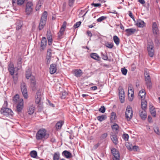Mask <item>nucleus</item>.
Masks as SVG:
<instances>
[{
    "label": "nucleus",
    "mask_w": 160,
    "mask_h": 160,
    "mask_svg": "<svg viewBox=\"0 0 160 160\" xmlns=\"http://www.w3.org/2000/svg\"><path fill=\"white\" fill-rule=\"evenodd\" d=\"M8 105V102L4 101V103L1 109V112L2 114L11 118L13 116V113L11 109L7 107Z\"/></svg>",
    "instance_id": "f257e3e1"
},
{
    "label": "nucleus",
    "mask_w": 160,
    "mask_h": 160,
    "mask_svg": "<svg viewBox=\"0 0 160 160\" xmlns=\"http://www.w3.org/2000/svg\"><path fill=\"white\" fill-rule=\"evenodd\" d=\"M47 134V131L45 129L41 128L38 131L36 135V139L38 140H44L48 137Z\"/></svg>",
    "instance_id": "f03ea898"
},
{
    "label": "nucleus",
    "mask_w": 160,
    "mask_h": 160,
    "mask_svg": "<svg viewBox=\"0 0 160 160\" xmlns=\"http://www.w3.org/2000/svg\"><path fill=\"white\" fill-rule=\"evenodd\" d=\"M21 89L22 95L24 98L27 99L28 98V91L26 84L22 82L21 84Z\"/></svg>",
    "instance_id": "7ed1b4c3"
},
{
    "label": "nucleus",
    "mask_w": 160,
    "mask_h": 160,
    "mask_svg": "<svg viewBox=\"0 0 160 160\" xmlns=\"http://www.w3.org/2000/svg\"><path fill=\"white\" fill-rule=\"evenodd\" d=\"M32 3L31 2H28L26 5L25 12L27 15H30L33 11Z\"/></svg>",
    "instance_id": "20e7f679"
},
{
    "label": "nucleus",
    "mask_w": 160,
    "mask_h": 160,
    "mask_svg": "<svg viewBox=\"0 0 160 160\" xmlns=\"http://www.w3.org/2000/svg\"><path fill=\"white\" fill-rule=\"evenodd\" d=\"M145 83L147 88L150 89L152 87V82L150 77L148 73L145 74Z\"/></svg>",
    "instance_id": "39448f33"
},
{
    "label": "nucleus",
    "mask_w": 160,
    "mask_h": 160,
    "mask_svg": "<svg viewBox=\"0 0 160 160\" xmlns=\"http://www.w3.org/2000/svg\"><path fill=\"white\" fill-rule=\"evenodd\" d=\"M133 113L132 108L130 106L127 107L125 112V117L127 119H130L132 116Z\"/></svg>",
    "instance_id": "423d86ee"
},
{
    "label": "nucleus",
    "mask_w": 160,
    "mask_h": 160,
    "mask_svg": "<svg viewBox=\"0 0 160 160\" xmlns=\"http://www.w3.org/2000/svg\"><path fill=\"white\" fill-rule=\"evenodd\" d=\"M8 69L10 74L12 76L14 73L15 68L12 62H10L8 65Z\"/></svg>",
    "instance_id": "0eeeda50"
},
{
    "label": "nucleus",
    "mask_w": 160,
    "mask_h": 160,
    "mask_svg": "<svg viewBox=\"0 0 160 160\" xmlns=\"http://www.w3.org/2000/svg\"><path fill=\"white\" fill-rule=\"evenodd\" d=\"M41 92L40 90L37 91L35 96V101L37 104H39L41 102Z\"/></svg>",
    "instance_id": "6e6552de"
},
{
    "label": "nucleus",
    "mask_w": 160,
    "mask_h": 160,
    "mask_svg": "<svg viewBox=\"0 0 160 160\" xmlns=\"http://www.w3.org/2000/svg\"><path fill=\"white\" fill-rule=\"evenodd\" d=\"M23 107V100L22 99H21L20 102L18 104L17 106V111L18 113L22 111Z\"/></svg>",
    "instance_id": "1a4fd4ad"
},
{
    "label": "nucleus",
    "mask_w": 160,
    "mask_h": 160,
    "mask_svg": "<svg viewBox=\"0 0 160 160\" xmlns=\"http://www.w3.org/2000/svg\"><path fill=\"white\" fill-rule=\"evenodd\" d=\"M147 50L149 56L151 57L153 56L154 52V47L152 45H149L147 47Z\"/></svg>",
    "instance_id": "9d476101"
},
{
    "label": "nucleus",
    "mask_w": 160,
    "mask_h": 160,
    "mask_svg": "<svg viewBox=\"0 0 160 160\" xmlns=\"http://www.w3.org/2000/svg\"><path fill=\"white\" fill-rule=\"evenodd\" d=\"M111 138L115 144L117 145L118 143V141L117 136L116 134L112 133L111 134Z\"/></svg>",
    "instance_id": "9b49d317"
},
{
    "label": "nucleus",
    "mask_w": 160,
    "mask_h": 160,
    "mask_svg": "<svg viewBox=\"0 0 160 160\" xmlns=\"http://www.w3.org/2000/svg\"><path fill=\"white\" fill-rule=\"evenodd\" d=\"M47 45V40L45 37H43L41 42L40 50H44Z\"/></svg>",
    "instance_id": "f8f14e48"
},
{
    "label": "nucleus",
    "mask_w": 160,
    "mask_h": 160,
    "mask_svg": "<svg viewBox=\"0 0 160 160\" xmlns=\"http://www.w3.org/2000/svg\"><path fill=\"white\" fill-rule=\"evenodd\" d=\"M47 38L48 40V44L49 45L52 44V36L50 31H47Z\"/></svg>",
    "instance_id": "ddd939ff"
},
{
    "label": "nucleus",
    "mask_w": 160,
    "mask_h": 160,
    "mask_svg": "<svg viewBox=\"0 0 160 160\" xmlns=\"http://www.w3.org/2000/svg\"><path fill=\"white\" fill-rule=\"evenodd\" d=\"M50 73L51 74H53L56 71V65L55 64H52L50 65L49 68Z\"/></svg>",
    "instance_id": "4468645a"
},
{
    "label": "nucleus",
    "mask_w": 160,
    "mask_h": 160,
    "mask_svg": "<svg viewBox=\"0 0 160 160\" xmlns=\"http://www.w3.org/2000/svg\"><path fill=\"white\" fill-rule=\"evenodd\" d=\"M136 31L134 28H128L126 29L125 31L126 32V35L129 36L134 34Z\"/></svg>",
    "instance_id": "2eb2a0df"
},
{
    "label": "nucleus",
    "mask_w": 160,
    "mask_h": 160,
    "mask_svg": "<svg viewBox=\"0 0 160 160\" xmlns=\"http://www.w3.org/2000/svg\"><path fill=\"white\" fill-rule=\"evenodd\" d=\"M62 154L67 158H70L72 157L71 153L67 150L63 151L62 153Z\"/></svg>",
    "instance_id": "dca6fc26"
},
{
    "label": "nucleus",
    "mask_w": 160,
    "mask_h": 160,
    "mask_svg": "<svg viewBox=\"0 0 160 160\" xmlns=\"http://www.w3.org/2000/svg\"><path fill=\"white\" fill-rule=\"evenodd\" d=\"M140 116L142 120H145L147 118V113L146 110L139 111Z\"/></svg>",
    "instance_id": "f3484780"
},
{
    "label": "nucleus",
    "mask_w": 160,
    "mask_h": 160,
    "mask_svg": "<svg viewBox=\"0 0 160 160\" xmlns=\"http://www.w3.org/2000/svg\"><path fill=\"white\" fill-rule=\"evenodd\" d=\"M152 28L153 33L157 34L158 32V29L156 22H153L152 24Z\"/></svg>",
    "instance_id": "a211bd4d"
},
{
    "label": "nucleus",
    "mask_w": 160,
    "mask_h": 160,
    "mask_svg": "<svg viewBox=\"0 0 160 160\" xmlns=\"http://www.w3.org/2000/svg\"><path fill=\"white\" fill-rule=\"evenodd\" d=\"M111 152L114 156V158H120L119 152L115 148H112L111 150Z\"/></svg>",
    "instance_id": "6ab92c4d"
},
{
    "label": "nucleus",
    "mask_w": 160,
    "mask_h": 160,
    "mask_svg": "<svg viewBox=\"0 0 160 160\" xmlns=\"http://www.w3.org/2000/svg\"><path fill=\"white\" fill-rule=\"evenodd\" d=\"M141 107L142 110H145L147 107V102L146 100L142 99L141 102Z\"/></svg>",
    "instance_id": "aec40b11"
},
{
    "label": "nucleus",
    "mask_w": 160,
    "mask_h": 160,
    "mask_svg": "<svg viewBox=\"0 0 160 160\" xmlns=\"http://www.w3.org/2000/svg\"><path fill=\"white\" fill-rule=\"evenodd\" d=\"M35 109V107L32 105H30L28 108V112L29 115H31L32 114L34 111Z\"/></svg>",
    "instance_id": "412c9836"
},
{
    "label": "nucleus",
    "mask_w": 160,
    "mask_h": 160,
    "mask_svg": "<svg viewBox=\"0 0 160 160\" xmlns=\"http://www.w3.org/2000/svg\"><path fill=\"white\" fill-rule=\"evenodd\" d=\"M136 25L138 27L142 28L145 26V23L143 21L140 19H138L137 20V22L136 23Z\"/></svg>",
    "instance_id": "4be33fe9"
},
{
    "label": "nucleus",
    "mask_w": 160,
    "mask_h": 160,
    "mask_svg": "<svg viewBox=\"0 0 160 160\" xmlns=\"http://www.w3.org/2000/svg\"><path fill=\"white\" fill-rule=\"evenodd\" d=\"M73 73L76 77H79L82 74V72L81 69H75L73 72Z\"/></svg>",
    "instance_id": "5701e85b"
},
{
    "label": "nucleus",
    "mask_w": 160,
    "mask_h": 160,
    "mask_svg": "<svg viewBox=\"0 0 160 160\" xmlns=\"http://www.w3.org/2000/svg\"><path fill=\"white\" fill-rule=\"evenodd\" d=\"M46 20L44 19H41V18L40 21L39 25V29L41 30L43 28L44 26L46 24Z\"/></svg>",
    "instance_id": "b1692460"
},
{
    "label": "nucleus",
    "mask_w": 160,
    "mask_h": 160,
    "mask_svg": "<svg viewBox=\"0 0 160 160\" xmlns=\"http://www.w3.org/2000/svg\"><path fill=\"white\" fill-rule=\"evenodd\" d=\"M63 121H59L56 124L55 127L57 130L61 128L62 125L64 124Z\"/></svg>",
    "instance_id": "393cba45"
},
{
    "label": "nucleus",
    "mask_w": 160,
    "mask_h": 160,
    "mask_svg": "<svg viewBox=\"0 0 160 160\" xmlns=\"http://www.w3.org/2000/svg\"><path fill=\"white\" fill-rule=\"evenodd\" d=\"M91 58L94 59L98 61L100 60V57L96 53H93L90 54Z\"/></svg>",
    "instance_id": "a878e982"
},
{
    "label": "nucleus",
    "mask_w": 160,
    "mask_h": 160,
    "mask_svg": "<svg viewBox=\"0 0 160 160\" xmlns=\"http://www.w3.org/2000/svg\"><path fill=\"white\" fill-rule=\"evenodd\" d=\"M146 95V92L144 89H142L139 91L138 95L141 97L142 99H144Z\"/></svg>",
    "instance_id": "bb28decb"
},
{
    "label": "nucleus",
    "mask_w": 160,
    "mask_h": 160,
    "mask_svg": "<svg viewBox=\"0 0 160 160\" xmlns=\"http://www.w3.org/2000/svg\"><path fill=\"white\" fill-rule=\"evenodd\" d=\"M150 111L151 115L153 117H155L156 113L155 108L152 106H150Z\"/></svg>",
    "instance_id": "cd10ccee"
},
{
    "label": "nucleus",
    "mask_w": 160,
    "mask_h": 160,
    "mask_svg": "<svg viewBox=\"0 0 160 160\" xmlns=\"http://www.w3.org/2000/svg\"><path fill=\"white\" fill-rule=\"evenodd\" d=\"M16 29L17 30H18L22 28V22L21 21H18L16 22Z\"/></svg>",
    "instance_id": "c85d7f7f"
},
{
    "label": "nucleus",
    "mask_w": 160,
    "mask_h": 160,
    "mask_svg": "<svg viewBox=\"0 0 160 160\" xmlns=\"http://www.w3.org/2000/svg\"><path fill=\"white\" fill-rule=\"evenodd\" d=\"M60 158V153L59 152H55L53 156V160H59Z\"/></svg>",
    "instance_id": "c756f323"
},
{
    "label": "nucleus",
    "mask_w": 160,
    "mask_h": 160,
    "mask_svg": "<svg viewBox=\"0 0 160 160\" xmlns=\"http://www.w3.org/2000/svg\"><path fill=\"white\" fill-rule=\"evenodd\" d=\"M134 92L133 88L131 84H129L128 85V95L129 96L131 93Z\"/></svg>",
    "instance_id": "7c9ffc66"
},
{
    "label": "nucleus",
    "mask_w": 160,
    "mask_h": 160,
    "mask_svg": "<svg viewBox=\"0 0 160 160\" xmlns=\"http://www.w3.org/2000/svg\"><path fill=\"white\" fill-rule=\"evenodd\" d=\"M101 56L102 58L105 60H107L108 59V57L107 52H105L104 53L101 52Z\"/></svg>",
    "instance_id": "2f4dec72"
},
{
    "label": "nucleus",
    "mask_w": 160,
    "mask_h": 160,
    "mask_svg": "<svg viewBox=\"0 0 160 160\" xmlns=\"http://www.w3.org/2000/svg\"><path fill=\"white\" fill-rule=\"evenodd\" d=\"M113 39L115 44L117 45H118L120 43V40L118 37L116 35L114 36Z\"/></svg>",
    "instance_id": "473e14b6"
},
{
    "label": "nucleus",
    "mask_w": 160,
    "mask_h": 160,
    "mask_svg": "<svg viewBox=\"0 0 160 160\" xmlns=\"http://www.w3.org/2000/svg\"><path fill=\"white\" fill-rule=\"evenodd\" d=\"M117 119V117L116 113L112 112L111 114L110 120H115Z\"/></svg>",
    "instance_id": "72a5a7b5"
},
{
    "label": "nucleus",
    "mask_w": 160,
    "mask_h": 160,
    "mask_svg": "<svg viewBox=\"0 0 160 160\" xmlns=\"http://www.w3.org/2000/svg\"><path fill=\"white\" fill-rule=\"evenodd\" d=\"M126 146L128 149L130 151L132 150V145L130 143L126 142Z\"/></svg>",
    "instance_id": "f704fd0d"
},
{
    "label": "nucleus",
    "mask_w": 160,
    "mask_h": 160,
    "mask_svg": "<svg viewBox=\"0 0 160 160\" xmlns=\"http://www.w3.org/2000/svg\"><path fill=\"white\" fill-rule=\"evenodd\" d=\"M19 99V96L18 94H16L13 98V101L14 103H16Z\"/></svg>",
    "instance_id": "c9c22d12"
},
{
    "label": "nucleus",
    "mask_w": 160,
    "mask_h": 160,
    "mask_svg": "<svg viewBox=\"0 0 160 160\" xmlns=\"http://www.w3.org/2000/svg\"><path fill=\"white\" fill-rule=\"evenodd\" d=\"M31 156L33 158H35L37 156V152L35 151H32L30 152Z\"/></svg>",
    "instance_id": "e433bc0d"
},
{
    "label": "nucleus",
    "mask_w": 160,
    "mask_h": 160,
    "mask_svg": "<svg viewBox=\"0 0 160 160\" xmlns=\"http://www.w3.org/2000/svg\"><path fill=\"white\" fill-rule=\"evenodd\" d=\"M119 96L121 102L123 103L124 101L125 95L124 94H119Z\"/></svg>",
    "instance_id": "4c0bfd02"
},
{
    "label": "nucleus",
    "mask_w": 160,
    "mask_h": 160,
    "mask_svg": "<svg viewBox=\"0 0 160 160\" xmlns=\"http://www.w3.org/2000/svg\"><path fill=\"white\" fill-rule=\"evenodd\" d=\"M47 15L48 14L47 12L45 11H44L41 17V19H44L45 20H47Z\"/></svg>",
    "instance_id": "58836bf2"
},
{
    "label": "nucleus",
    "mask_w": 160,
    "mask_h": 160,
    "mask_svg": "<svg viewBox=\"0 0 160 160\" xmlns=\"http://www.w3.org/2000/svg\"><path fill=\"white\" fill-rule=\"evenodd\" d=\"M105 46L109 48H112L113 46V44L112 43L107 42L105 44Z\"/></svg>",
    "instance_id": "ea45409f"
},
{
    "label": "nucleus",
    "mask_w": 160,
    "mask_h": 160,
    "mask_svg": "<svg viewBox=\"0 0 160 160\" xmlns=\"http://www.w3.org/2000/svg\"><path fill=\"white\" fill-rule=\"evenodd\" d=\"M98 120H104L106 119V116L105 115H102L97 117Z\"/></svg>",
    "instance_id": "a19ab883"
},
{
    "label": "nucleus",
    "mask_w": 160,
    "mask_h": 160,
    "mask_svg": "<svg viewBox=\"0 0 160 160\" xmlns=\"http://www.w3.org/2000/svg\"><path fill=\"white\" fill-rule=\"evenodd\" d=\"M67 94L68 93L66 91H62V95L61 96V98L62 99L65 98Z\"/></svg>",
    "instance_id": "79ce46f5"
},
{
    "label": "nucleus",
    "mask_w": 160,
    "mask_h": 160,
    "mask_svg": "<svg viewBox=\"0 0 160 160\" xmlns=\"http://www.w3.org/2000/svg\"><path fill=\"white\" fill-rule=\"evenodd\" d=\"M112 128L113 130L116 131L118 130L119 126L117 124H115L113 125L112 126Z\"/></svg>",
    "instance_id": "37998d69"
},
{
    "label": "nucleus",
    "mask_w": 160,
    "mask_h": 160,
    "mask_svg": "<svg viewBox=\"0 0 160 160\" xmlns=\"http://www.w3.org/2000/svg\"><path fill=\"white\" fill-rule=\"evenodd\" d=\"M129 137L128 135L126 133L124 134L122 136V138L125 141H128Z\"/></svg>",
    "instance_id": "c03bdc74"
},
{
    "label": "nucleus",
    "mask_w": 160,
    "mask_h": 160,
    "mask_svg": "<svg viewBox=\"0 0 160 160\" xmlns=\"http://www.w3.org/2000/svg\"><path fill=\"white\" fill-rule=\"evenodd\" d=\"M32 74L31 72L30 71L28 70L26 72V77L27 79H29L30 77L31 76Z\"/></svg>",
    "instance_id": "a18cd8bd"
},
{
    "label": "nucleus",
    "mask_w": 160,
    "mask_h": 160,
    "mask_svg": "<svg viewBox=\"0 0 160 160\" xmlns=\"http://www.w3.org/2000/svg\"><path fill=\"white\" fill-rule=\"evenodd\" d=\"M153 129L157 135H160V131L158 127H154Z\"/></svg>",
    "instance_id": "49530a36"
},
{
    "label": "nucleus",
    "mask_w": 160,
    "mask_h": 160,
    "mask_svg": "<svg viewBox=\"0 0 160 160\" xmlns=\"http://www.w3.org/2000/svg\"><path fill=\"white\" fill-rule=\"evenodd\" d=\"M107 18V17L105 16H101L98 18L97 21L98 22H100Z\"/></svg>",
    "instance_id": "de8ad7c7"
},
{
    "label": "nucleus",
    "mask_w": 160,
    "mask_h": 160,
    "mask_svg": "<svg viewBox=\"0 0 160 160\" xmlns=\"http://www.w3.org/2000/svg\"><path fill=\"white\" fill-rule=\"evenodd\" d=\"M25 0H17V5L21 6L25 2Z\"/></svg>",
    "instance_id": "09e8293b"
},
{
    "label": "nucleus",
    "mask_w": 160,
    "mask_h": 160,
    "mask_svg": "<svg viewBox=\"0 0 160 160\" xmlns=\"http://www.w3.org/2000/svg\"><path fill=\"white\" fill-rule=\"evenodd\" d=\"M108 136V134L107 133H105L102 134L100 137V139L101 140L105 139Z\"/></svg>",
    "instance_id": "8fccbe9b"
},
{
    "label": "nucleus",
    "mask_w": 160,
    "mask_h": 160,
    "mask_svg": "<svg viewBox=\"0 0 160 160\" xmlns=\"http://www.w3.org/2000/svg\"><path fill=\"white\" fill-rule=\"evenodd\" d=\"M46 57H52V50L50 49L48 50Z\"/></svg>",
    "instance_id": "3c124183"
},
{
    "label": "nucleus",
    "mask_w": 160,
    "mask_h": 160,
    "mask_svg": "<svg viewBox=\"0 0 160 160\" xmlns=\"http://www.w3.org/2000/svg\"><path fill=\"white\" fill-rule=\"evenodd\" d=\"M121 71L123 75H126L127 74L128 70L125 68H122Z\"/></svg>",
    "instance_id": "603ef678"
},
{
    "label": "nucleus",
    "mask_w": 160,
    "mask_h": 160,
    "mask_svg": "<svg viewBox=\"0 0 160 160\" xmlns=\"http://www.w3.org/2000/svg\"><path fill=\"white\" fill-rule=\"evenodd\" d=\"M31 86L33 90L35 89L36 88V81L32 82H31Z\"/></svg>",
    "instance_id": "864d4df0"
},
{
    "label": "nucleus",
    "mask_w": 160,
    "mask_h": 160,
    "mask_svg": "<svg viewBox=\"0 0 160 160\" xmlns=\"http://www.w3.org/2000/svg\"><path fill=\"white\" fill-rule=\"evenodd\" d=\"M124 94L123 89L122 87H119V94Z\"/></svg>",
    "instance_id": "5fc2aeb1"
},
{
    "label": "nucleus",
    "mask_w": 160,
    "mask_h": 160,
    "mask_svg": "<svg viewBox=\"0 0 160 160\" xmlns=\"http://www.w3.org/2000/svg\"><path fill=\"white\" fill-rule=\"evenodd\" d=\"M51 57H46V63L47 65H48L49 64L51 60Z\"/></svg>",
    "instance_id": "6e6d98bb"
},
{
    "label": "nucleus",
    "mask_w": 160,
    "mask_h": 160,
    "mask_svg": "<svg viewBox=\"0 0 160 160\" xmlns=\"http://www.w3.org/2000/svg\"><path fill=\"white\" fill-rule=\"evenodd\" d=\"M105 108L104 106H102L99 109V111L102 113H104L105 111Z\"/></svg>",
    "instance_id": "4d7b16f0"
},
{
    "label": "nucleus",
    "mask_w": 160,
    "mask_h": 160,
    "mask_svg": "<svg viewBox=\"0 0 160 160\" xmlns=\"http://www.w3.org/2000/svg\"><path fill=\"white\" fill-rule=\"evenodd\" d=\"M81 22L80 21L78 22H77L73 26L74 28H76L78 27L80 25Z\"/></svg>",
    "instance_id": "13d9d810"
},
{
    "label": "nucleus",
    "mask_w": 160,
    "mask_h": 160,
    "mask_svg": "<svg viewBox=\"0 0 160 160\" xmlns=\"http://www.w3.org/2000/svg\"><path fill=\"white\" fill-rule=\"evenodd\" d=\"M134 92L132 93H130V96L131 97H130L129 95L128 96V98H129V100L130 101H132L133 99V97H134Z\"/></svg>",
    "instance_id": "bf43d9fd"
},
{
    "label": "nucleus",
    "mask_w": 160,
    "mask_h": 160,
    "mask_svg": "<svg viewBox=\"0 0 160 160\" xmlns=\"http://www.w3.org/2000/svg\"><path fill=\"white\" fill-rule=\"evenodd\" d=\"M75 0H69L68 5L70 7H72L74 2Z\"/></svg>",
    "instance_id": "052dcab7"
},
{
    "label": "nucleus",
    "mask_w": 160,
    "mask_h": 160,
    "mask_svg": "<svg viewBox=\"0 0 160 160\" xmlns=\"http://www.w3.org/2000/svg\"><path fill=\"white\" fill-rule=\"evenodd\" d=\"M38 111H41L42 110V109L43 107L42 104L41 103H40L38 104Z\"/></svg>",
    "instance_id": "680f3d73"
},
{
    "label": "nucleus",
    "mask_w": 160,
    "mask_h": 160,
    "mask_svg": "<svg viewBox=\"0 0 160 160\" xmlns=\"http://www.w3.org/2000/svg\"><path fill=\"white\" fill-rule=\"evenodd\" d=\"M22 58H20L18 60V67H21V64L22 63Z\"/></svg>",
    "instance_id": "e2e57ef3"
},
{
    "label": "nucleus",
    "mask_w": 160,
    "mask_h": 160,
    "mask_svg": "<svg viewBox=\"0 0 160 160\" xmlns=\"http://www.w3.org/2000/svg\"><path fill=\"white\" fill-rule=\"evenodd\" d=\"M91 5L95 7H100L101 5V4L100 3H92Z\"/></svg>",
    "instance_id": "0e129e2a"
},
{
    "label": "nucleus",
    "mask_w": 160,
    "mask_h": 160,
    "mask_svg": "<svg viewBox=\"0 0 160 160\" xmlns=\"http://www.w3.org/2000/svg\"><path fill=\"white\" fill-rule=\"evenodd\" d=\"M63 33L59 32L58 33V38L59 39L62 38V36L63 35Z\"/></svg>",
    "instance_id": "69168bd1"
},
{
    "label": "nucleus",
    "mask_w": 160,
    "mask_h": 160,
    "mask_svg": "<svg viewBox=\"0 0 160 160\" xmlns=\"http://www.w3.org/2000/svg\"><path fill=\"white\" fill-rule=\"evenodd\" d=\"M41 5V4H40L39 3L37 5L36 7V10L37 11L40 8Z\"/></svg>",
    "instance_id": "338daca9"
},
{
    "label": "nucleus",
    "mask_w": 160,
    "mask_h": 160,
    "mask_svg": "<svg viewBox=\"0 0 160 160\" xmlns=\"http://www.w3.org/2000/svg\"><path fill=\"white\" fill-rule=\"evenodd\" d=\"M67 23L66 22H64L63 23V24L61 27V28L65 29Z\"/></svg>",
    "instance_id": "774afa93"
}]
</instances>
